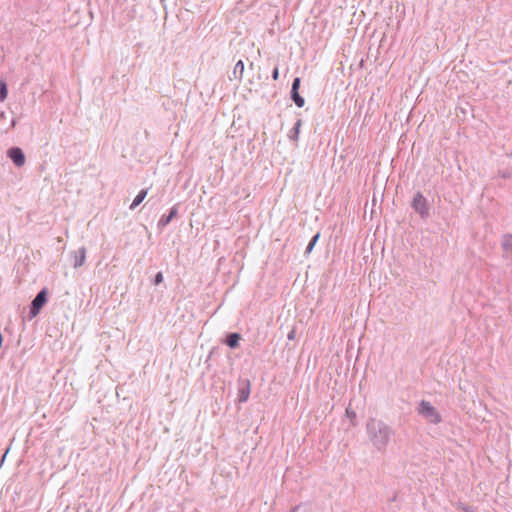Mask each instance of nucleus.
Segmentation results:
<instances>
[{"label": "nucleus", "instance_id": "obj_1", "mask_svg": "<svg viewBox=\"0 0 512 512\" xmlns=\"http://www.w3.org/2000/svg\"><path fill=\"white\" fill-rule=\"evenodd\" d=\"M366 433L372 446L378 451H384L393 435V430L384 421L369 418L366 423Z\"/></svg>", "mask_w": 512, "mask_h": 512}, {"label": "nucleus", "instance_id": "obj_2", "mask_svg": "<svg viewBox=\"0 0 512 512\" xmlns=\"http://www.w3.org/2000/svg\"><path fill=\"white\" fill-rule=\"evenodd\" d=\"M418 414L432 424H438L442 418L437 409L428 401L422 400L417 408Z\"/></svg>", "mask_w": 512, "mask_h": 512}, {"label": "nucleus", "instance_id": "obj_3", "mask_svg": "<svg viewBox=\"0 0 512 512\" xmlns=\"http://www.w3.org/2000/svg\"><path fill=\"white\" fill-rule=\"evenodd\" d=\"M46 301H47V291L45 289H43L36 295V297L33 299L32 303H31L30 312H29L30 319L36 317L39 314L41 308L46 303Z\"/></svg>", "mask_w": 512, "mask_h": 512}, {"label": "nucleus", "instance_id": "obj_4", "mask_svg": "<svg viewBox=\"0 0 512 512\" xmlns=\"http://www.w3.org/2000/svg\"><path fill=\"white\" fill-rule=\"evenodd\" d=\"M8 157L12 160L16 167H23L26 163L24 152L19 147H12L7 151Z\"/></svg>", "mask_w": 512, "mask_h": 512}, {"label": "nucleus", "instance_id": "obj_5", "mask_svg": "<svg viewBox=\"0 0 512 512\" xmlns=\"http://www.w3.org/2000/svg\"><path fill=\"white\" fill-rule=\"evenodd\" d=\"M412 207L418 212L422 218L428 217V209L426 207V199L421 193H417L412 201Z\"/></svg>", "mask_w": 512, "mask_h": 512}, {"label": "nucleus", "instance_id": "obj_6", "mask_svg": "<svg viewBox=\"0 0 512 512\" xmlns=\"http://www.w3.org/2000/svg\"><path fill=\"white\" fill-rule=\"evenodd\" d=\"M251 383L250 380L244 379L239 384L238 389V400L241 403L246 402L249 399Z\"/></svg>", "mask_w": 512, "mask_h": 512}, {"label": "nucleus", "instance_id": "obj_7", "mask_svg": "<svg viewBox=\"0 0 512 512\" xmlns=\"http://www.w3.org/2000/svg\"><path fill=\"white\" fill-rule=\"evenodd\" d=\"M73 259L74 268L83 266L86 260V248L80 247L77 251H75L73 254Z\"/></svg>", "mask_w": 512, "mask_h": 512}, {"label": "nucleus", "instance_id": "obj_8", "mask_svg": "<svg viewBox=\"0 0 512 512\" xmlns=\"http://www.w3.org/2000/svg\"><path fill=\"white\" fill-rule=\"evenodd\" d=\"M177 208L173 207L168 215H163L159 220V225L164 227L170 223V221L177 215Z\"/></svg>", "mask_w": 512, "mask_h": 512}, {"label": "nucleus", "instance_id": "obj_9", "mask_svg": "<svg viewBox=\"0 0 512 512\" xmlns=\"http://www.w3.org/2000/svg\"><path fill=\"white\" fill-rule=\"evenodd\" d=\"M241 339L240 334L238 333H231L226 338V344L232 348L235 349L238 347L239 340Z\"/></svg>", "mask_w": 512, "mask_h": 512}, {"label": "nucleus", "instance_id": "obj_10", "mask_svg": "<svg viewBox=\"0 0 512 512\" xmlns=\"http://www.w3.org/2000/svg\"><path fill=\"white\" fill-rule=\"evenodd\" d=\"M147 193L148 191L146 189L141 190L131 203L130 209L134 210L138 205H140L146 198Z\"/></svg>", "mask_w": 512, "mask_h": 512}, {"label": "nucleus", "instance_id": "obj_11", "mask_svg": "<svg viewBox=\"0 0 512 512\" xmlns=\"http://www.w3.org/2000/svg\"><path fill=\"white\" fill-rule=\"evenodd\" d=\"M243 72H244V63L242 60H239L235 66H234V69H233V76L236 78V79H242L243 77Z\"/></svg>", "mask_w": 512, "mask_h": 512}, {"label": "nucleus", "instance_id": "obj_12", "mask_svg": "<svg viewBox=\"0 0 512 512\" xmlns=\"http://www.w3.org/2000/svg\"><path fill=\"white\" fill-rule=\"evenodd\" d=\"M302 125V120L298 119L293 127V129L289 132V138L293 141H296L298 139L299 133H300V127Z\"/></svg>", "mask_w": 512, "mask_h": 512}, {"label": "nucleus", "instance_id": "obj_13", "mask_svg": "<svg viewBox=\"0 0 512 512\" xmlns=\"http://www.w3.org/2000/svg\"><path fill=\"white\" fill-rule=\"evenodd\" d=\"M291 98L297 107L301 108L304 106L305 100L302 96H300L298 91H291Z\"/></svg>", "mask_w": 512, "mask_h": 512}, {"label": "nucleus", "instance_id": "obj_14", "mask_svg": "<svg viewBox=\"0 0 512 512\" xmlns=\"http://www.w3.org/2000/svg\"><path fill=\"white\" fill-rule=\"evenodd\" d=\"M502 247L505 252H512V235L503 236Z\"/></svg>", "mask_w": 512, "mask_h": 512}, {"label": "nucleus", "instance_id": "obj_15", "mask_svg": "<svg viewBox=\"0 0 512 512\" xmlns=\"http://www.w3.org/2000/svg\"><path fill=\"white\" fill-rule=\"evenodd\" d=\"M8 90L7 85L4 81L0 82V101H4L7 98Z\"/></svg>", "mask_w": 512, "mask_h": 512}, {"label": "nucleus", "instance_id": "obj_16", "mask_svg": "<svg viewBox=\"0 0 512 512\" xmlns=\"http://www.w3.org/2000/svg\"><path fill=\"white\" fill-rule=\"evenodd\" d=\"M319 236H320L319 233H317L316 235L313 236V238L311 239L310 243L308 244V246L306 248V253H310L313 250L316 242L319 239Z\"/></svg>", "mask_w": 512, "mask_h": 512}, {"label": "nucleus", "instance_id": "obj_17", "mask_svg": "<svg viewBox=\"0 0 512 512\" xmlns=\"http://www.w3.org/2000/svg\"><path fill=\"white\" fill-rule=\"evenodd\" d=\"M300 78L299 77H296L294 80H293V83H292V87H291V91H298L299 90V87H300Z\"/></svg>", "mask_w": 512, "mask_h": 512}, {"label": "nucleus", "instance_id": "obj_18", "mask_svg": "<svg viewBox=\"0 0 512 512\" xmlns=\"http://www.w3.org/2000/svg\"><path fill=\"white\" fill-rule=\"evenodd\" d=\"M163 281V274L162 272H158L156 275H155V278H154V284L155 285H158L160 283H162Z\"/></svg>", "mask_w": 512, "mask_h": 512}, {"label": "nucleus", "instance_id": "obj_19", "mask_svg": "<svg viewBox=\"0 0 512 512\" xmlns=\"http://www.w3.org/2000/svg\"><path fill=\"white\" fill-rule=\"evenodd\" d=\"M346 416L348 418L351 419V421H353L355 418H356V413L355 411H353L352 409H350L349 407L346 409Z\"/></svg>", "mask_w": 512, "mask_h": 512}, {"label": "nucleus", "instance_id": "obj_20", "mask_svg": "<svg viewBox=\"0 0 512 512\" xmlns=\"http://www.w3.org/2000/svg\"><path fill=\"white\" fill-rule=\"evenodd\" d=\"M278 77H279V70H278V68H275V69L273 70V72H272V78H273L274 80H277V79H278Z\"/></svg>", "mask_w": 512, "mask_h": 512}, {"label": "nucleus", "instance_id": "obj_21", "mask_svg": "<svg viewBox=\"0 0 512 512\" xmlns=\"http://www.w3.org/2000/svg\"><path fill=\"white\" fill-rule=\"evenodd\" d=\"M287 337H288V339H289V340H293V339L295 338V330H294V329H292V330L288 333Z\"/></svg>", "mask_w": 512, "mask_h": 512}, {"label": "nucleus", "instance_id": "obj_22", "mask_svg": "<svg viewBox=\"0 0 512 512\" xmlns=\"http://www.w3.org/2000/svg\"><path fill=\"white\" fill-rule=\"evenodd\" d=\"M462 511H463V512H473V511L470 509V507H467V506H463V507H462Z\"/></svg>", "mask_w": 512, "mask_h": 512}, {"label": "nucleus", "instance_id": "obj_23", "mask_svg": "<svg viewBox=\"0 0 512 512\" xmlns=\"http://www.w3.org/2000/svg\"><path fill=\"white\" fill-rule=\"evenodd\" d=\"M15 126H16V120L12 119L11 124H10V128H14Z\"/></svg>", "mask_w": 512, "mask_h": 512}, {"label": "nucleus", "instance_id": "obj_24", "mask_svg": "<svg viewBox=\"0 0 512 512\" xmlns=\"http://www.w3.org/2000/svg\"><path fill=\"white\" fill-rule=\"evenodd\" d=\"M5 118H6L5 112H1L0 113V120L5 119Z\"/></svg>", "mask_w": 512, "mask_h": 512}, {"label": "nucleus", "instance_id": "obj_25", "mask_svg": "<svg viewBox=\"0 0 512 512\" xmlns=\"http://www.w3.org/2000/svg\"><path fill=\"white\" fill-rule=\"evenodd\" d=\"M8 452H9V449H7V450H6V452L4 453V455H3V457H2V460H1V462H3V461L5 460V458H6V455H7V453H8Z\"/></svg>", "mask_w": 512, "mask_h": 512}, {"label": "nucleus", "instance_id": "obj_26", "mask_svg": "<svg viewBox=\"0 0 512 512\" xmlns=\"http://www.w3.org/2000/svg\"><path fill=\"white\" fill-rule=\"evenodd\" d=\"M502 177H503V178H508V177H510V175H509L508 173H503V174H502Z\"/></svg>", "mask_w": 512, "mask_h": 512}, {"label": "nucleus", "instance_id": "obj_27", "mask_svg": "<svg viewBox=\"0 0 512 512\" xmlns=\"http://www.w3.org/2000/svg\"><path fill=\"white\" fill-rule=\"evenodd\" d=\"M508 157H512V153H511V154H508Z\"/></svg>", "mask_w": 512, "mask_h": 512}]
</instances>
